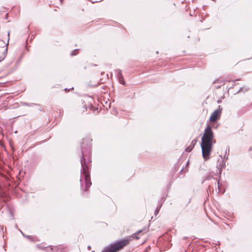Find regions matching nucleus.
<instances>
[{"label": "nucleus", "mask_w": 252, "mask_h": 252, "mask_svg": "<svg viewBox=\"0 0 252 252\" xmlns=\"http://www.w3.org/2000/svg\"><path fill=\"white\" fill-rule=\"evenodd\" d=\"M91 141L89 138L82 139L80 144L81 157L80 162L81 168L80 170L81 178L80 180L81 189L84 194L87 193L88 189L92 185L90 178V168L89 165L91 162Z\"/></svg>", "instance_id": "obj_1"}, {"label": "nucleus", "mask_w": 252, "mask_h": 252, "mask_svg": "<svg viewBox=\"0 0 252 252\" xmlns=\"http://www.w3.org/2000/svg\"><path fill=\"white\" fill-rule=\"evenodd\" d=\"M130 242V238L117 240L105 247L101 252H118L128 245Z\"/></svg>", "instance_id": "obj_2"}, {"label": "nucleus", "mask_w": 252, "mask_h": 252, "mask_svg": "<svg viewBox=\"0 0 252 252\" xmlns=\"http://www.w3.org/2000/svg\"><path fill=\"white\" fill-rule=\"evenodd\" d=\"M212 127H214V125L211 126L208 124L206 127L205 128L204 133L201 139L200 147L205 144V146L207 149L210 147V140L215 138L214 132L212 129Z\"/></svg>", "instance_id": "obj_3"}, {"label": "nucleus", "mask_w": 252, "mask_h": 252, "mask_svg": "<svg viewBox=\"0 0 252 252\" xmlns=\"http://www.w3.org/2000/svg\"><path fill=\"white\" fill-rule=\"evenodd\" d=\"M210 142V147L208 149L205 146V144L203 145H201V149L202 151V157L205 160H207L210 158V156L213 150V146L216 143V141L215 138L211 139Z\"/></svg>", "instance_id": "obj_4"}, {"label": "nucleus", "mask_w": 252, "mask_h": 252, "mask_svg": "<svg viewBox=\"0 0 252 252\" xmlns=\"http://www.w3.org/2000/svg\"><path fill=\"white\" fill-rule=\"evenodd\" d=\"M221 111L222 108H220V106H219V109H216L211 114L209 118V121L214 122L216 120L220 119L221 115Z\"/></svg>", "instance_id": "obj_5"}, {"label": "nucleus", "mask_w": 252, "mask_h": 252, "mask_svg": "<svg viewBox=\"0 0 252 252\" xmlns=\"http://www.w3.org/2000/svg\"><path fill=\"white\" fill-rule=\"evenodd\" d=\"M116 73L117 74V77L119 83L122 85L126 86V83L125 81L124 78L122 74V70L120 69H118L116 70Z\"/></svg>", "instance_id": "obj_6"}, {"label": "nucleus", "mask_w": 252, "mask_h": 252, "mask_svg": "<svg viewBox=\"0 0 252 252\" xmlns=\"http://www.w3.org/2000/svg\"><path fill=\"white\" fill-rule=\"evenodd\" d=\"M198 141V138L196 137L194 140H193L190 143V145L187 147L185 151L187 152H190L193 149L194 146L196 145L197 142Z\"/></svg>", "instance_id": "obj_7"}, {"label": "nucleus", "mask_w": 252, "mask_h": 252, "mask_svg": "<svg viewBox=\"0 0 252 252\" xmlns=\"http://www.w3.org/2000/svg\"><path fill=\"white\" fill-rule=\"evenodd\" d=\"M50 250H51L53 252H63V249L61 247V246H49Z\"/></svg>", "instance_id": "obj_8"}, {"label": "nucleus", "mask_w": 252, "mask_h": 252, "mask_svg": "<svg viewBox=\"0 0 252 252\" xmlns=\"http://www.w3.org/2000/svg\"><path fill=\"white\" fill-rule=\"evenodd\" d=\"M143 230H139L130 235L128 237L125 238L124 239H130V241H131L133 239H138L139 238L138 236V235L142 232Z\"/></svg>", "instance_id": "obj_9"}, {"label": "nucleus", "mask_w": 252, "mask_h": 252, "mask_svg": "<svg viewBox=\"0 0 252 252\" xmlns=\"http://www.w3.org/2000/svg\"><path fill=\"white\" fill-rule=\"evenodd\" d=\"M222 168H221L220 167H219L218 168V170H219L218 176H219V178L217 180V182H218V189H219V190L220 191V180L221 178V172H222Z\"/></svg>", "instance_id": "obj_10"}, {"label": "nucleus", "mask_w": 252, "mask_h": 252, "mask_svg": "<svg viewBox=\"0 0 252 252\" xmlns=\"http://www.w3.org/2000/svg\"><path fill=\"white\" fill-rule=\"evenodd\" d=\"M9 34H10V32H8V40L6 44L5 43V42L3 40L0 39V45H1V47L3 48L5 45H7L9 43Z\"/></svg>", "instance_id": "obj_11"}, {"label": "nucleus", "mask_w": 252, "mask_h": 252, "mask_svg": "<svg viewBox=\"0 0 252 252\" xmlns=\"http://www.w3.org/2000/svg\"><path fill=\"white\" fill-rule=\"evenodd\" d=\"M19 231L21 232V233H22V235L25 237V238H26L28 239H29L30 241H32V242H33L34 240L32 238V237L30 236V235H26L25 234H24L20 229H19Z\"/></svg>", "instance_id": "obj_12"}, {"label": "nucleus", "mask_w": 252, "mask_h": 252, "mask_svg": "<svg viewBox=\"0 0 252 252\" xmlns=\"http://www.w3.org/2000/svg\"><path fill=\"white\" fill-rule=\"evenodd\" d=\"M161 206H162V204H161L159 205H158V206H157V208L156 209V210L155 211V215H157L158 214Z\"/></svg>", "instance_id": "obj_13"}, {"label": "nucleus", "mask_w": 252, "mask_h": 252, "mask_svg": "<svg viewBox=\"0 0 252 252\" xmlns=\"http://www.w3.org/2000/svg\"><path fill=\"white\" fill-rule=\"evenodd\" d=\"M212 179H214L215 180H217V179L213 177V176L212 175H208L207 176H206L204 179V181H207V180H211Z\"/></svg>", "instance_id": "obj_14"}, {"label": "nucleus", "mask_w": 252, "mask_h": 252, "mask_svg": "<svg viewBox=\"0 0 252 252\" xmlns=\"http://www.w3.org/2000/svg\"><path fill=\"white\" fill-rule=\"evenodd\" d=\"M243 92L244 93L248 92L250 90V88L249 87L246 86H243Z\"/></svg>", "instance_id": "obj_15"}, {"label": "nucleus", "mask_w": 252, "mask_h": 252, "mask_svg": "<svg viewBox=\"0 0 252 252\" xmlns=\"http://www.w3.org/2000/svg\"><path fill=\"white\" fill-rule=\"evenodd\" d=\"M78 49H76L71 52L70 55L71 56H75L76 55H77L78 54Z\"/></svg>", "instance_id": "obj_16"}, {"label": "nucleus", "mask_w": 252, "mask_h": 252, "mask_svg": "<svg viewBox=\"0 0 252 252\" xmlns=\"http://www.w3.org/2000/svg\"><path fill=\"white\" fill-rule=\"evenodd\" d=\"M220 167L221 168H224L225 167V162L223 160L221 161L220 163Z\"/></svg>", "instance_id": "obj_17"}, {"label": "nucleus", "mask_w": 252, "mask_h": 252, "mask_svg": "<svg viewBox=\"0 0 252 252\" xmlns=\"http://www.w3.org/2000/svg\"><path fill=\"white\" fill-rule=\"evenodd\" d=\"M23 104L24 106H30V107H32V106H33V105H36L35 103H28L27 102H23Z\"/></svg>", "instance_id": "obj_18"}, {"label": "nucleus", "mask_w": 252, "mask_h": 252, "mask_svg": "<svg viewBox=\"0 0 252 252\" xmlns=\"http://www.w3.org/2000/svg\"><path fill=\"white\" fill-rule=\"evenodd\" d=\"M7 53V47L4 49V50L2 52V54L1 56L2 57L5 58V57L6 56Z\"/></svg>", "instance_id": "obj_19"}, {"label": "nucleus", "mask_w": 252, "mask_h": 252, "mask_svg": "<svg viewBox=\"0 0 252 252\" xmlns=\"http://www.w3.org/2000/svg\"><path fill=\"white\" fill-rule=\"evenodd\" d=\"M243 87H241L239 90L237 91V92L236 93V94H238L240 92H243Z\"/></svg>", "instance_id": "obj_20"}, {"label": "nucleus", "mask_w": 252, "mask_h": 252, "mask_svg": "<svg viewBox=\"0 0 252 252\" xmlns=\"http://www.w3.org/2000/svg\"><path fill=\"white\" fill-rule=\"evenodd\" d=\"M37 247L38 248H40V249H42V250H46V249H47V248H48L47 247H43V248H42V247H39L38 245H37Z\"/></svg>", "instance_id": "obj_21"}, {"label": "nucleus", "mask_w": 252, "mask_h": 252, "mask_svg": "<svg viewBox=\"0 0 252 252\" xmlns=\"http://www.w3.org/2000/svg\"><path fill=\"white\" fill-rule=\"evenodd\" d=\"M4 59H5L4 57H2V56H0V62H2Z\"/></svg>", "instance_id": "obj_22"}, {"label": "nucleus", "mask_w": 252, "mask_h": 252, "mask_svg": "<svg viewBox=\"0 0 252 252\" xmlns=\"http://www.w3.org/2000/svg\"><path fill=\"white\" fill-rule=\"evenodd\" d=\"M74 89V88H73V87H72V88H70V89H68L67 88H65V89H64V90L65 91H68L69 90H72V89Z\"/></svg>", "instance_id": "obj_23"}, {"label": "nucleus", "mask_w": 252, "mask_h": 252, "mask_svg": "<svg viewBox=\"0 0 252 252\" xmlns=\"http://www.w3.org/2000/svg\"><path fill=\"white\" fill-rule=\"evenodd\" d=\"M183 172H185V169H184V167L182 168V169L180 171V173H182Z\"/></svg>", "instance_id": "obj_24"}, {"label": "nucleus", "mask_w": 252, "mask_h": 252, "mask_svg": "<svg viewBox=\"0 0 252 252\" xmlns=\"http://www.w3.org/2000/svg\"><path fill=\"white\" fill-rule=\"evenodd\" d=\"M228 151L229 152V148L228 147L227 149H226V151H225V155L224 156V157L226 156V152Z\"/></svg>", "instance_id": "obj_25"}, {"label": "nucleus", "mask_w": 252, "mask_h": 252, "mask_svg": "<svg viewBox=\"0 0 252 252\" xmlns=\"http://www.w3.org/2000/svg\"><path fill=\"white\" fill-rule=\"evenodd\" d=\"M228 151L229 152V148L228 147L227 149H226V151H225V155L224 156V157L226 156V152Z\"/></svg>", "instance_id": "obj_26"}, {"label": "nucleus", "mask_w": 252, "mask_h": 252, "mask_svg": "<svg viewBox=\"0 0 252 252\" xmlns=\"http://www.w3.org/2000/svg\"><path fill=\"white\" fill-rule=\"evenodd\" d=\"M87 249H88V250H91V246H88V247H87Z\"/></svg>", "instance_id": "obj_27"}, {"label": "nucleus", "mask_w": 252, "mask_h": 252, "mask_svg": "<svg viewBox=\"0 0 252 252\" xmlns=\"http://www.w3.org/2000/svg\"><path fill=\"white\" fill-rule=\"evenodd\" d=\"M215 88L217 89H219L220 88V86H215Z\"/></svg>", "instance_id": "obj_28"}, {"label": "nucleus", "mask_w": 252, "mask_h": 252, "mask_svg": "<svg viewBox=\"0 0 252 252\" xmlns=\"http://www.w3.org/2000/svg\"><path fill=\"white\" fill-rule=\"evenodd\" d=\"M239 79H236V80H232V81L233 82V83H235L236 81H238Z\"/></svg>", "instance_id": "obj_29"}, {"label": "nucleus", "mask_w": 252, "mask_h": 252, "mask_svg": "<svg viewBox=\"0 0 252 252\" xmlns=\"http://www.w3.org/2000/svg\"><path fill=\"white\" fill-rule=\"evenodd\" d=\"M189 164V160H188V161L186 163V165Z\"/></svg>", "instance_id": "obj_30"}, {"label": "nucleus", "mask_w": 252, "mask_h": 252, "mask_svg": "<svg viewBox=\"0 0 252 252\" xmlns=\"http://www.w3.org/2000/svg\"><path fill=\"white\" fill-rule=\"evenodd\" d=\"M183 239H187V237H184V238H183Z\"/></svg>", "instance_id": "obj_31"}, {"label": "nucleus", "mask_w": 252, "mask_h": 252, "mask_svg": "<svg viewBox=\"0 0 252 252\" xmlns=\"http://www.w3.org/2000/svg\"><path fill=\"white\" fill-rule=\"evenodd\" d=\"M190 199H189V202H188V203H190Z\"/></svg>", "instance_id": "obj_32"}, {"label": "nucleus", "mask_w": 252, "mask_h": 252, "mask_svg": "<svg viewBox=\"0 0 252 252\" xmlns=\"http://www.w3.org/2000/svg\"><path fill=\"white\" fill-rule=\"evenodd\" d=\"M210 188H211V187H210V186H209L208 187V189H210Z\"/></svg>", "instance_id": "obj_33"}, {"label": "nucleus", "mask_w": 252, "mask_h": 252, "mask_svg": "<svg viewBox=\"0 0 252 252\" xmlns=\"http://www.w3.org/2000/svg\"><path fill=\"white\" fill-rule=\"evenodd\" d=\"M225 190L224 189L223 191H222V193H224L225 192Z\"/></svg>", "instance_id": "obj_34"}, {"label": "nucleus", "mask_w": 252, "mask_h": 252, "mask_svg": "<svg viewBox=\"0 0 252 252\" xmlns=\"http://www.w3.org/2000/svg\"><path fill=\"white\" fill-rule=\"evenodd\" d=\"M60 0V1H61L62 3L63 2V0Z\"/></svg>", "instance_id": "obj_35"}, {"label": "nucleus", "mask_w": 252, "mask_h": 252, "mask_svg": "<svg viewBox=\"0 0 252 252\" xmlns=\"http://www.w3.org/2000/svg\"><path fill=\"white\" fill-rule=\"evenodd\" d=\"M228 159V156H226V159Z\"/></svg>", "instance_id": "obj_36"}, {"label": "nucleus", "mask_w": 252, "mask_h": 252, "mask_svg": "<svg viewBox=\"0 0 252 252\" xmlns=\"http://www.w3.org/2000/svg\"><path fill=\"white\" fill-rule=\"evenodd\" d=\"M218 128V126H216L215 128Z\"/></svg>", "instance_id": "obj_37"}, {"label": "nucleus", "mask_w": 252, "mask_h": 252, "mask_svg": "<svg viewBox=\"0 0 252 252\" xmlns=\"http://www.w3.org/2000/svg\"><path fill=\"white\" fill-rule=\"evenodd\" d=\"M104 73V72H101V74H103Z\"/></svg>", "instance_id": "obj_38"}]
</instances>
